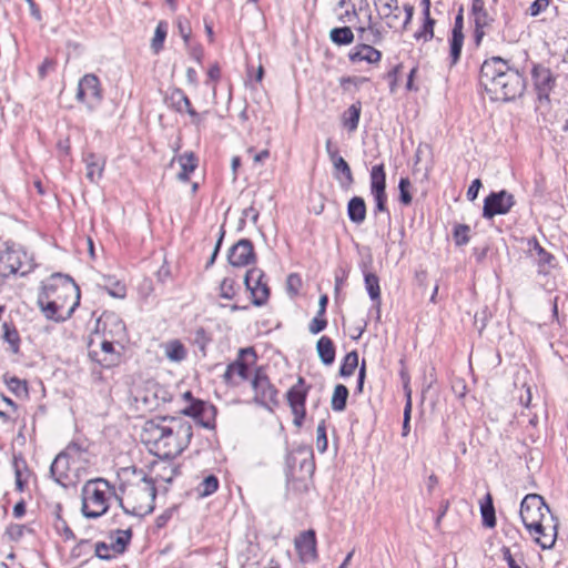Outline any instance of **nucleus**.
<instances>
[{"label": "nucleus", "instance_id": "473e14b6", "mask_svg": "<svg viewBox=\"0 0 568 568\" xmlns=\"http://www.w3.org/2000/svg\"><path fill=\"white\" fill-rule=\"evenodd\" d=\"M480 513L483 525L488 528H494L496 526V515L490 494H487L485 499L480 503Z\"/></svg>", "mask_w": 568, "mask_h": 568}, {"label": "nucleus", "instance_id": "69168bd1", "mask_svg": "<svg viewBox=\"0 0 568 568\" xmlns=\"http://www.w3.org/2000/svg\"><path fill=\"white\" fill-rule=\"evenodd\" d=\"M481 187V181L479 179H475L467 190V199L469 201H475L478 196L479 189Z\"/></svg>", "mask_w": 568, "mask_h": 568}, {"label": "nucleus", "instance_id": "680f3d73", "mask_svg": "<svg viewBox=\"0 0 568 568\" xmlns=\"http://www.w3.org/2000/svg\"><path fill=\"white\" fill-rule=\"evenodd\" d=\"M55 62L52 59H44L43 62L38 68V75L40 79H44L47 74L54 70Z\"/></svg>", "mask_w": 568, "mask_h": 568}, {"label": "nucleus", "instance_id": "338daca9", "mask_svg": "<svg viewBox=\"0 0 568 568\" xmlns=\"http://www.w3.org/2000/svg\"><path fill=\"white\" fill-rule=\"evenodd\" d=\"M163 470H164L163 474H158L156 476L159 479H161L165 483H171L173 480V477L178 473L176 468L172 467L171 465H169L168 467H164Z\"/></svg>", "mask_w": 568, "mask_h": 568}, {"label": "nucleus", "instance_id": "a878e982", "mask_svg": "<svg viewBox=\"0 0 568 568\" xmlns=\"http://www.w3.org/2000/svg\"><path fill=\"white\" fill-rule=\"evenodd\" d=\"M166 104L179 113L185 112L192 106L190 99L182 89H172L165 97Z\"/></svg>", "mask_w": 568, "mask_h": 568}, {"label": "nucleus", "instance_id": "13d9d810", "mask_svg": "<svg viewBox=\"0 0 568 568\" xmlns=\"http://www.w3.org/2000/svg\"><path fill=\"white\" fill-rule=\"evenodd\" d=\"M327 326L326 318L314 317L308 324V331L311 334L316 335L324 331Z\"/></svg>", "mask_w": 568, "mask_h": 568}, {"label": "nucleus", "instance_id": "864d4df0", "mask_svg": "<svg viewBox=\"0 0 568 568\" xmlns=\"http://www.w3.org/2000/svg\"><path fill=\"white\" fill-rule=\"evenodd\" d=\"M316 446L321 453H324L327 449L326 427L324 420H322L316 428Z\"/></svg>", "mask_w": 568, "mask_h": 568}, {"label": "nucleus", "instance_id": "6e6552de", "mask_svg": "<svg viewBox=\"0 0 568 568\" xmlns=\"http://www.w3.org/2000/svg\"><path fill=\"white\" fill-rule=\"evenodd\" d=\"M256 362V353L253 347L240 348L237 357L230 363L223 374V381L226 385H237L234 377L241 381L248 379V368Z\"/></svg>", "mask_w": 568, "mask_h": 568}, {"label": "nucleus", "instance_id": "a211bd4d", "mask_svg": "<svg viewBox=\"0 0 568 568\" xmlns=\"http://www.w3.org/2000/svg\"><path fill=\"white\" fill-rule=\"evenodd\" d=\"M229 262L231 265L241 267L255 261L253 243L247 239H242L235 243L229 252Z\"/></svg>", "mask_w": 568, "mask_h": 568}, {"label": "nucleus", "instance_id": "052dcab7", "mask_svg": "<svg viewBox=\"0 0 568 568\" xmlns=\"http://www.w3.org/2000/svg\"><path fill=\"white\" fill-rule=\"evenodd\" d=\"M185 113H187L191 118L192 124H194L197 129L201 128L205 120V115L207 114V111L203 113H197L192 106H190Z\"/></svg>", "mask_w": 568, "mask_h": 568}, {"label": "nucleus", "instance_id": "c03bdc74", "mask_svg": "<svg viewBox=\"0 0 568 568\" xmlns=\"http://www.w3.org/2000/svg\"><path fill=\"white\" fill-rule=\"evenodd\" d=\"M103 286L112 297L123 298L125 296V285L119 281H113L110 276L104 277Z\"/></svg>", "mask_w": 568, "mask_h": 568}, {"label": "nucleus", "instance_id": "c9c22d12", "mask_svg": "<svg viewBox=\"0 0 568 568\" xmlns=\"http://www.w3.org/2000/svg\"><path fill=\"white\" fill-rule=\"evenodd\" d=\"M332 42L338 45H346L353 42L354 33L349 27L334 28L329 32Z\"/></svg>", "mask_w": 568, "mask_h": 568}, {"label": "nucleus", "instance_id": "aec40b11", "mask_svg": "<svg viewBox=\"0 0 568 568\" xmlns=\"http://www.w3.org/2000/svg\"><path fill=\"white\" fill-rule=\"evenodd\" d=\"M102 326L103 336L118 341H123L125 337V324L115 314H103L98 321V326Z\"/></svg>", "mask_w": 568, "mask_h": 568}, {"label": "nucleus", "instance_id": "39448f33", "mask_svg": "<svg viewBox=\"0 0 568 568\" xmlns=\"http://www.w3.org/2000/svg\"><path fill=\"white\" fill-rule=\"evenodd\" d=\"M125 501L120 500V505L126 514L134 516H145L153 511L156 488L154 481L143 477L135 484H130L123 488Z\"/></svg>", "mask_w": 568, "mask_h": 568}, {"label": "nucleus", "instance_id": "a18cd8bd", "mask_svg": "<svg viewBox=\"0 0 568 568\" xmlns=\"http://www.w3.org/2000/svg\"><path fill=\"white\" fill-rule=\"evenodd\" d=\"M464 44V34L452 33L450 39V59L452 65L456 64L460 58L462 49Z\"/></svg>", "mask_w": 568, "mask_h": 568}, {"label": "nucleus", "instance_id": "7ed1b4c3", "mask_svg": "<svg viewBox=\"0 0 568 568\" xmlns=\"http://www.w3.org/2000/svg\"><path fill=\"white\" fill-rule=\"evenodd\" d=\"M68 298L72 300V304L67 311V316H70L79 305V286L70 276L55 274L52 276L51 282L43 286V293L39 296L38 304L47 318L62 321L64 316L61 312Z\"/></svg>", "mask_w": 568, "mask_h": 568}, {"label": "nucleus", "instance_id": "2eb2a0df", "mask_svg": "<svg viewBox=\"0 0 568 568\" xmlns=\"http://www.w3.org/2000/svg\"><path fill=\"white\" fill-rule=\"evenodd\" d=\"M182 413L193 417L195 422L204 428L212 429L215 426L216 409L213 405L203 400H194L192 404L184 407Z\"/></svg>", "mask_w": 568, "mask_h": 568}, {"label": "nucleus", "instance_id": "dca6fc26", "mask_svg": "<svg viewBox=\"0 0 568 568\" xmlns=\"http://www.w3.org/2000/svg\"><path fill=\"white\" fill-rule=\"evenodd\" d=\"M470 17L474 22V41L479 45L486 31L493 27L495 18L488 12L484 4L471 6Z\"/></svg>", "mask_w": 568, "mask_h": 568}, {"label": "nucleus", "instance_id": "79ce46f5", "mask_svg": "<svg viewBox=\"0 0 568 568\" xmlns=\"http://www.w3.org/2000/svg\"><path fill=\"white\" fill-rule=\"evenodd\" d=\"M2 328L3 339L10 345L12 353H18L20 346V336L18 331L14 327H11L7 322L2 324Z\"/></svg>", "mask_w": 568, "mask_h": 568}, {"label": "nucleus", "instance_id": "0e129e2a", "mask_svg": "<svg viewBox=\"0 0 568 568\" xmlns=\"http://www.w3.org/2000/svg\"><path fill=\"white\" fill-rule=\"evenodd\" d=\"M8 386L11 390H13L16 394H20L22 392H27V385L26 382L20 381L17 377H12L8 381Z\"/></svg>", "mask_w": 568, "mask_h": 568}, {"label": "nucleus", "instance_id": "4468645a", "mask_svg": "<svg viewBox=\"0 0 568 568\" xmlns=\"http://www.w3.org/2000/svg\"><path fill=\"white\" fill-rule=\"evenodd\" d=\"M308 388L305 385V379L303 377H298L297 383L293 385L287 394V402L294 415V424L296 426H301L303 419L305 417V400L307 396Z\"/></svg>", "mask_w": 568, "mask_h": 568}, {"label": "nucleus", "instance_id": "9d476101", "mask_svg": "<svg viewBox=\"0 0 568 568\" xmlns=\"http://www.w3.org/2000/svg\"><path fill=\"white\" fill-rule=\"evenodd\" d=\"M27 260L28 255L21 247L6 243L4 247H0V277L17 274Z\"/></svg>", "mask_w": 568, "mask_h": 568}, {"label": "nucleus", "instance_id": "774afa93", "mask_svg": "<svg viewBox=\"0 0 568 568\" xmlns=\"http://www.w3.org/2000/svg\"><path fill=\"white\" fill-rule=\"evenodd\" d=\"M301 468L304 469L308 475H312L315 469V464L313 460V455L310 453L308 457H305L301 463Z\"/></svg>", "mask_w": 568, "mask_h": 568}, {"label": "nucleus", "instance_id": "09e8293b", "mask_svg": "<svg viewBox=\"0 0 568 568\" xmlns=\"http://www.w3.org/2000/svg\"><path fill=\"white\" fill-rule=\"evenodd\" d=\"M235 286V280L230 277L224 278L220 285V296L225 300H232L236 293Z\"/></svg>", "mask_w": 568, "mask_h": 568}, {"label": "nucleus", "instance_id": "3c124183", "mask_svg": "<svg viewBox=\"0 0 568 568\" xmlns=\"http://www.w3.org/2000/svg\"><path fill=\"white\" fill-rule=\"evenodd\" d=\"M410 181L408 178H402L399 180L398 189H399V201L404 205H409L412 203V195L409 193Z\"/></svg>", "mask_w": 568, "mask_h": 568}, {"label": "nucleus", "instance_id": "4d7b16f0", "mask_svg": "<svg viewBox=\"0 0 568 568\" xmlns=\"http://www.w3.org/2000/svg\"><path fill=\"white\" fill-rule=\"evenodd\" d=\"M301 285H302V280H301L298 274L292 273V274H290L287 276L286 286H287V291L292 295H296L297 294Z\"/></svg>", "mask_w": 568, "mask_h": 568}, {"label": "nucleus", "instance_id": "bb28decb", "mask_svg": "<svg viewBox=\"0 0 568 568\" xmlns=\"http://www.w3.org/2000/svg\"><path fill=\"white\" fill-rule=\"evenodd\" d=\"M316 352L321 362L329 366L335 361L336 348L333 341L328 336H322L316 343Z\"/></svg>", "mask_w": 568, "mask_h": 568}, {"label": "nucleus", "instance_id": "c756f323", "mask_svg": "<svg viewBox=\"0 0 568 568\" xmlns=\"http://www.w3.org/2000/svg\"><path fill=\"white\" fill-rule=\"evenodd\" d=\"M535 535V540L544 549H549L555 545L557 538V525L547 526L541 523V531L540 532H531Z\"/></svg>", "mask_w": 568, "mask_h": 568}, {"label": "nucleus", "instance_id": "6ab92c4d", "mask_svg": "<svg viewBox=\"0 0 568 568\" xmlns=\"http://www.w3.org/2000/svg\"><path fill=\"white\" fill-rule=\"evenodd\" d=\"M534 85L538 99L549 101V94L555 85V78L550 69L542 65H535L531 70Z\"/></svg>", "mask_w": 568, "mask_h": 568}, {"label": "nucleus", "instance_id": "0eeeda50", "mask_svg": "<svg viewBox=\"0 0 568 568\" xmlns=\"http://www.w3.org/2000/svg\"><path fill=\"white\" fill-rule=\"evenodd\" d=\"M251 386L254 393L253 400L255 404L273 410L278 405V390L271 383L265 369L257 367L251 381Z\"/></svg>", "mask_w": 568, "mask_h": 568}, {"label": "nucleus", "instance_id": "ddd939ff", "mask_svg": "<svg viewBox=\"0 0 568 568\" xmlns=\"http://www.w3.org/2000/svg\"><path fill=\"white\" fill-rule=\"evenodd\" d=\"M264 277L265 274L260 268H251L244 276V284L251 292L252 303L255 306L264 305L270 297V288Z\"/></svg>", "mask_w": 568, "mask_h": 568}, {"label": "nucleus", "instance_id": "f704fd0d", "mask_svg": "<svg viewBox=\"0 0 568 568\" xmlns=\"http://www.w3.org/2000/svg\"><path fill=\"white\" fill-rule=\"evenodd\" d=\"M364 281H365L366 291H367L371 300L374 302H377V304L379 305L381 304L379 278L374 273L365 272Z\"/></svg>", "mask_w": 568, "mask_h": 568}, {"label": "nucleus", "instance_id": "6e6d98bb", "mask_svg": "<svg viewBox=\"0 0 568 568\" xmlns=\"http://www.w3.org/2000/svg\"><path fill=\"white\" fill-rule=\"evenodd\" d=\"M94 551H95V556L103 560H110L114 556V554L112 552V549H111V544L108 545L102 541H99L95 544Z\"/></svg>", "mask_w": 568, "mask_h": 568}, {"label": "nucleus", "instance_id": "cd10ccee", "mask_svg": "<svg viewBox=\"0 0 568 568\" xmlns=\"http://www.w3.org/2000/svg\"><path fill=\"white\" fill-rule=\"evenodd\" d=\"M180 164V172L178 173V180L186 182L190 179L191 173L197 168V158L193 152H185L178 156Z\"/></svg>", "mask_w": 568, "mask_h": 568}, {"label": "nucleus", "instance_id": "20e7f679", "mask_svg": "<svg viewBox=\"0 0 568 568\" xmlns=\"http://www.w3.org/2000/svg\"><path fill=\"white\" fill-rule=\"evenodd\" d=\"M115 495V489L104 478L89 479L81 490V511L85 518H99L110 507V499Z\"/></svg>", "mask_w": 568, "mask_h": 568}, {"label": "nucleus", "instance_id": "72a5a7b5", "mask_svg": "<svg viewBox=\"0 0 568 568\" xmlns=\"http://www.w3.org/2000/svg\"><path fill=\"white\" fill-rule=\"evenodd\" d=\"M348 395V388L343 384H337L334 387L333 396L331 399L332 409L334 412L345 410Z\"/></svg>", "mask_w": 568, "mask_h": 568}, {"label": "nucleus", "instance_id": "c85d7f7f", "mask_svg": "<svg viewBox=\"0 0 568 568\" xmlns=\"http://www.w3.org/2000/svg\"><path fill=\"white\" fill-rule=\"evenodd\" d=\"M348 219L355 224H362L366 219V204L363 197L354 196L347 204Z\"/></svg>", "mask_w": 568, "mask_h": 568}, {"label": "nucleus", "instance_id": "f8f14e48", "mask_svg": "<svg viewBox=\"0 0 568 568\" xmlns=\"http://www.w3.org/2000/svg\"><path fill=\"white\" fill-rule=\"evenodd\" d=\"M75 98L90 110L95 109L103 98L99 78L93 73L83 75L78 83Z\"/></svg>", "mask_w": 568, "mask_h": 568}, {"label": "nucleus", "instance_id": "ea45409f", "mask_svg": "<svg viewBox=\"0 0 568 568\" xmlns=\"http://www.w3.org/2000/svg\"><path fill=\"white\" fill-rule=\"evenodd\" d=\"M168 33V23L160 21L155 28L154 37L151 41V49L154 53H159L162 48Z\"/></svg>", "mask_w": 568, "mask_h": 568}, {"label": "nucleus", "instance_id": "4c0bfd02", "mask_svg": "<svg viewBox=\"0 0 568 568\" xmlns=\"http://www.w3.org/2000/svg\"><path fill=\"white\" fill-rule=\"evenodd\" d=\"M357 366L358 354L356 351H352L344 356L343 363L339 367V375L342 377H349L354 374Z\"/></svg>", "mask_w": 568, "mask_h": 568}, {"label": "nucleus", "instance_id": "4be33fe9", "mask_svg": "<svg viewBox=\"0 0 568 568\" xmlns=\"http://www.w3.org/2000/svg\"><path fill=\"white\" fill-rule=\"evenodd\" d=\"M333 173L339 186L344 190L351 189L354 184V175L349 164L339 154L332 155Z\"/></svg>", "mask_w": 568, "mask_h": 568}, {"label": "nucleus", "instance_id": "393cba45", "mask_svg": "<svg viewBox=\"0 0 568 568\" xmlns=\"http://www.w3.org/2000/svg\"><path fill=\"white\" fill-rule=\"evenodd\" d=\"M348 58L354 63L362 61H366L368 63H377L382 58V53L369 44H357L349 52Z\"/></svg>", "mask_w": 568, "mask_h": 568}, {"label": "nucleus", "instance_id": "bf43d9fd", "mask_svg": "<svg viewBox=\"0 0 568 568\" xmlns=\"http://www.w3.org/2000/svg\"><path fill=\"white\" fill-rule=\"evenodd\" d=\"M549 3V0H535L528 9L529 14L531 17H537L548 8Z\"/></svg>", "mask_w": 568, "mask_h": 568}, {"label": "nucleus", "instance_id": "5701e85b", "mask_svg": "<svg viewBox=\"0 0 568 568\" xmlns=\"http://www.w3.org/2000/svg\"><path fill=\"white\" fill-rule=\"evenodd\" d=\"M70 457L67 452H61L53 459L50 474L55 483L67 487L69 484Z\"/></svg>", "mask_w": 568, "mask_h": 568}, {"label": "nucleus", "instance_id": "e433bc0d", "mask_svg": "<svg viewBox=\"0 0 568 568\" xmlns=\"http://www.w3.org/2000/svg\"><path fill=\"white\" fill-rule=\"evenodd\" d=\"M423 17L424 23L422 28L414 33V38L417 41L428 42L434 38V26L436 21L430 17V14Z\"/></svg>", "mask_w": 568, "mask_h": 568}, {"label": "nucleus", "instance_id": "412c9836", "mask_svg": "<svg viewBox=\"0 0 568 568\" xmlns=\"http://www.w3.org/2000/svg\"><path fill=\"white\" fill-rule=\"evenodd\" d=\"M295 548L303 562L314 561L316 554V538L314 530H306L295 539Z\"/></svg>", "mask_w": 568, "mask_h": 568}, {"label": "nucleus", "instance_id": "f03ea898", "mask_svg": "<svg viewBox=\"0 0 568 568\" xmlns=\"http://www.w3.org/2000/svg\"><path fill=\"white\" fill-rule=\"evenodd\" d=\"M480 84L496 101H511L521 97L526 81L518 69L500 57H493L483 62L479 74Z\"/></svg>", "mask_w": 568, "mask_h": 568}, {"label": "nucleus", "instance_id": "37998d69", "mask_svg": "<svg viewBox=\"0 0 568 568\" xmlns=\"http://www.w3.org/2000/svg\"><path fill=\"white\" fill-rule=\"evenodd\" d=\"M165 354L168 358L174 362H180L186 356L185 348L179 341L170 342L166 345Z\"/></svg>", "mask_w": 568, "mask_h": 568}, {"label": "nucleus", "instance_id": "7c9ffc66", "mask_svg": "<svg viewBox=\"0 0 568 568\" xmlns=\"http://www.w3.org/2000/svg\"><path fill=\"white\" fill-rule=\"evenodd\" d=\"M362 111V103L359 101L353 103L342 115L343 125L348 132H354L358 128Z\"/></svg>", "mask_w": 568, "mask_h": 568}, {"label": "nucleus", "instance_id": "423d86ee", "mask_svg": "<svg viewBox=\"0 0 568 568\" xmlns=\"http://www.w3.org/2000/svg\"><path fill=\"white\" fill-rule=\"evenodd\" d=\"M549 513L550 509L544 498L537 494H529L521 500L519 515L529 532H540L541 523L546 520V514Z\"/></svg>", "mask_w": 568, "mask_h": 568}, {"label": "nucleus", "instance_id": "1a4fd4ad", "mask_svg": "<svg viewBox=\"0 0 568 568\" xmlns=\"http://www.w3.org/2000/svg\"><path fill=\"white\" fill-rule=\"evenodd\" d=\"M516 204L515 196L506 190L490 192L484 200L483 217L491 220L496 215H505Z\"/></svg>", "mask_w": 568, "mask_h": 568}, {"label": "nucleus", "instance_id": "e2e57ef3", "mask_svg": "<svg viewBox=\"0 0 568 568\" xmlns=\"http://www.w3.org/2000/svg\"><path fill=\"white\" fill-rule=\"evenodd\" d=\"M501 554L509 568H521L516 559V555H513L508 547H503Z\"/></svg>", "mask_w": 568, "mask_h": 568}, {"label": "nucleus", "instance_id": "603ef678", "mask_svg": "<svg viewBox=\"0 0 568 568\" xmlns=\"http://www.w3.org/2000/svg\"><path fill=\"white\" fill-rule=\"evenodd\" d=\"M54 528L59 534H61L64 537L65 540L75 538L73 531L68 526L67 521L63 518H61L60 515H57V518L54 521Z\"/></svg>", "mask_w": 568, "mask_h": 568}, {"label": "nucleus", "instance_id": "9b49d317", "mask_svg": "<svg viewBox=\"0 0 568 568\" xmlns=\"http://www.w3.org/2000/svg\"><path fill=\"white\" fill-rule=\"evenodd\" d=\"M369 189L375 202L374 213H387L389 216V212L386 206L387 194L384 164H377L372 168L369 174Z\"/></svg>", "mask_w": 568, "mask_h": 568}, {"label": "nucleus", "instance_id": "49530a36", "mask_svg": "<svg viewBox=\"0 0 568 568\" xmlns=\"http://www.w3.org/2000/svg\"><path fill=\"white\" fill-rule=\"evenodd\" d=\"M176 28H178L179 34L181 36V38L184 41V44L186 47H189L190 39H191V32H192L191 23H190L189 19L185 17H182V16L178 17Z\"/></svg>", "mask_w": 568, "mask_h": 568}, {"label": "nucleus", "instance_id": "b1692460", "mask_svg": "<svg viewBox=\"0 0 568 568\" xmlns=\"http://www.w3.org/2000/svg\"><path fill=\"white\" fill-rule=\"evenodd\" d=\"M83 162L85 163V178L91 183H98L103 176L105 158L90 152L84 154Z\"/></svg>", "mask_w": 568, "mask_h": 568}, {"label": "nucleus", "instance_id": "5fc2aeb1", "mask_svg": "<svg viewBox=\"0 0 568 568\" xmlns=\"http://www.w3.org/2000/svg\"><path fill=\"white\" fill-rule=\"evenodd\" d=\"M26 531H31V529L24 525L12 524L8 527L7 535L11 540L17 541L23 537Z\"/></svg>", "mask_w": 568, "mask_h": 568}, {"label": "nucleus", "instance_id": "58836bf2", "mask_svg": "<svg viewBox=\"0 0 568 568\" xmlns=\"http://www.w3.org/2000/svg\"><path fill=\"white\" fill-rule=\"evenodd\" d=\"M534 250L536 251L538 255V265H539V272L540 273H547L546 267H552L554 264V255L548 253L538 242L537 240H534Z\"/></svg>", "mask_w": 568, "mask_h": 568}, {"label": "nucleus", "instance_id": "2f4dec72", "mask_svg": "<svg viewBox=\"0 0 568 568\" xmlns=\"http://www.w3.org/2000/svg\"><path fill=\"white\" fill-rule=\"evenodd\" d=\"M132 538L131 529H118L115 536H111V549L114 555L123 554Z\"/></svg>", "mask_w": 568, "mask_h": 568}, {"label": "nucleus", "instance_id": "8fccbe9b", "mask_svg": "<svg viewBox=\"0 0 568 568\" xmlns=\"http://www.w3.org/2000/svg\"><path fill=\"white\" fill-rule=\"evenodd\" d=\"M410 414H412V390L407 392V399L404 407V420L402 436L406 437L410 430Z\"/></svg>", "mask_w": 568, "mask_h": 568}, {"label": "nucleus", "instance_id": "f3484780", "mask_svg": "<svg viewBox=\"0 0 568 568\" xmlns=\"http://www.w3.org/2000/svg\"><path fill=\"white\" fill-rule=\"evenodd\" d=\"M114 343H121V341L104 337L100 343V351L91 349L89 352L90 357L105 368L118 365L121 356L114 349Z\"/></svg>", "mask_w": 568, "mask_h": 568}, {"label": "nucleus", "instance_id": "de8ad7c7", "mask_svg": "<svg viewBox=\"0 0 568 568\" xmlns=\"http://www.w3.org/2000/svg\"><path fill=\"white\" fill-rule=\"evenodd\" d=\"M470 227L466 224H458L454 229V240L456 245L462 246L469 242Z\"/></svg>", "mask_w": 568, "mask_h": 568}, {"label": "nucleus", "instance_id": "f257e3e1", "mask_svg": "<svg viewBox=\"0 0 568 568\" xmlns=\"http://www.w3.org/2000/svg\"><path fill=\"white\" fill-rule=\"evenodd\" d=\"M192 436L190 422L180 417L163 416L144 423L141 440L156 457L174 459L189 447Z\"/></svg>", "mask_w": 568, "mask_h": 568}, {"label": "nucleus", "instance_id": "a19ab883", "mask_svg": "<svg viewBox=\"0 0 568 568\" xmlns=\"http://www.w3.org/2000/svg\"><path fill=\"white\" fill-rule=\"evenodd\" d=\"M219 488V479L215 475L206 476L197 486V494L201 497H207L214 494Z\"/></svg>", "mask_w": 568, "mask_h": 568}]
</instances>
